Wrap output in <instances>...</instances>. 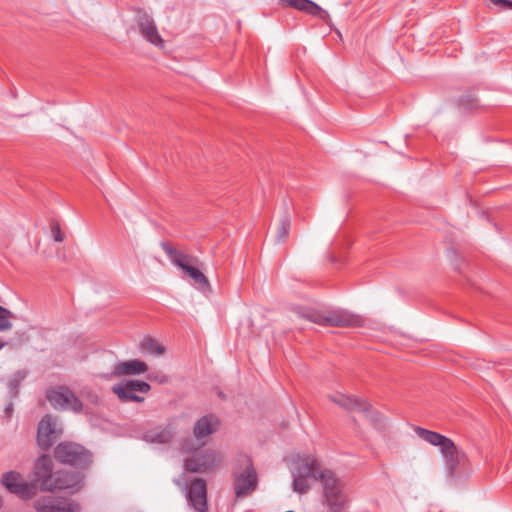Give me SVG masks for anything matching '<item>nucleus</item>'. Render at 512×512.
I'll return each instance as SVG.
<instances>
[{
	"label": "nucleus",
	"instance_id": "8",
	"mask_svg": "<svg viewBox=\"0 0 512 512\" xmlns=\"http://www.w3.org/2000/svg\"><path fill=\"white\" fill-rule=\"evenodd\" d=\"M46 398L57 410L80 412L83 404L72 390L65 386H57L47 390Z\"/></svg>",
	"mask_w": 512,
	"mask_h": 512
},
{
	"label": "nucleus",
	"instance_id": "21",
	"mask_svg": "<svg viewBox=\"0 0 512 512\" xmlns=\"http://www.w3.org/2000/svg\"><path fill=\"white\" fill-rule=\"evenodd\" d=\"M318 462L312 456H304L299 458L297 462V467L295 472H293V476H300L306 478H318L317 470H318Z\"/></svg>",
	"mask_w": 512,
	"mask_h": 512
},
{
	"label": "nucleus",
	"instance_id": "7",
	"mask_svg": "<svg viewBox=\"0 0 512 512\" xmlns=\"http://www.w3.org/2000/svg\"><path fill=\"white\" fill-rule=\"evenodd\" d=\"M219 426L220 420L214 414H208L199 418L193 427V435L197 441V446H190L191 441H185L182 446L183 450L191 452L204 446L207 443V438L215 433Z\"/></svg>",
	"mask_w": 512,
	"mask_h": 512
},
{
	"label": "nucleus",
	"instance_id": "1",
	"mask_svg": "<svg viewBox=\"0 0 512 512\" xmlns=\"http://www.w3.org/2000/svg\"><path fill=\"white\" fill-rule=\"evenodd\" d=\"M414 431L422 440L440 449L450 475H455L466 467L468 462L466 453L450 438L419 426H416Z\"/></svg>",
	"mask_w": 512,
	"mask_h": 512
},
{
	"label": "nucleus",
	"instance_id": "14",
	"mask_svg": "<svg viewBox=\"0 0 512 512\" xmlns=\"http://www.w3.org/2000/svg\"><path fill=\"white\" fill-rule=\"evenodd\" d=\"M59 437V431L57 429V420L51 415H45L39 422L37 431V441L39 446L47 450Z\"/></svg>",
	"mask_w": 512,
	"mask_h": 512
},
{
	"label": "nucleus",
	"instance_id": "11",
	"mask_svg": "<svg viewBox=\"0 0 512 512\" xmlns=\"http://www.w3.org/2000/svg\"><path fill=\"white\" fill-rule=\"evenodd\" d=\"M2 485L11 493L24 499H29L35 494V485L27 483L22 475L15 471H9L1 477Z\"/></svg>",
	"mask_w": 512,
	"mask_h": 512
},
{
	"label": "nucleus",
	"instance_id": "2",
	"mask_svg": "<svg viewBox=\"0 0 512 512\" xmlns=\"http://www.w3.org/2000/svg\"><path fill=\"white\" fill-rule=\"evenodd\" d=\"M318 479L322 486L321 504L327 512H347L350 497L346 484L331 470H322Z\"/></svg>",
	"mask_w": 512,
	"mask_h": 512
},
{
	"label": "nucleus",
	"instance_id": "12",
	"mask_svg": "<svg viewBox=\"0 0 512 512\" xmlns=\"http://www.w3.org/2000/svg\"><path fill=\"white\" fill-rule=\"evenodd\" d=\"M330 399L335 404H337L338 406L342 407L347 411L361 412L371 421L378 420V414L372 412V407L370 403L364 399L355 396H348L345 394H337L334 396H330Z\"/></svg>",
	"mask_w": 512,
	"mask_h": 512
},
{
	"label": "nucleus",
	"instance_id": "17",
	"mask_svg": "<svg viewBox=\"0 0 512 512\" xmlns=\"http://www.w3.org/2000/svg\"><path fill=\"white\" fill-rule=\"evenodd\" d=\"M281 3L309 15L317 16L326 24H330V16L328 12L311 0H281Z\"/></svg>",
	"mask_w": 512,
	"mask_h": 512
},
{
	"label": "nucleus",
	"instance_id": "27",
	"mask_svg": "<svg viewBox=\"0 0 512 512\" xmlns=\"http://www.w3.org/2000/svg\"><path fill=\"white\" fill-rule=\"evenodd\" d=\"M489 3L500 10H512V1L510 0H489Z\"/></svg>",
	"mask_w": 512,
	"mask_h": 512
},
{
	"label": "nucleus",
	"instance_id": "18",
	"mask_svg": "<svg viewBox=\"0 0 512 512\" xmlns=\"http://www.w3.org/2000/svg\"><path fill=\"white\" fill-rule=\"evenodd\" d=\"M161 247L169 257L170 261L182 271L185 267H190L193 264H199V259L197 257L175 249L169 243L163 242L161 243Z\"/></svg>",
	"mask_w": 512,
	"mask_h": 512
},
{
	"label": "nucleus",
	"instance_id": "25",
	"mask_svg": "<svg viewBox=\"0 0 512 512\" xmlns=\"http://www.w3.org/2000/svg\"><path fill=\"white\" fill-rule=\"evenodd\" d=\"M12 318L13 314L6 308L0 306V331H8L12 328Z\"/></svg>",
	"mask_w": 512,
	"mask_h": 512
},
{
	"label": "nucleus",
	"instance_id": "23",
	"mask_svg": "<svg viewBox=\"0 0 512 512\" xmlns=\"http://www.w3.org/2000/svg\"><path fill=\"white\" fill-rule=\"evenodd\" d=\"M139 348L143 352H149L157 356L163 355L165 353V348L152 337H145L140 342Z\"/></svg>",
	"mask_w": 512,
	"mask_h": 512
},
{
	"label": "nucleus",
	"instance_id": "19",
	"mask_svg": "<svg viewBox=\"0 0 512 512\" xmlns=\"http://www.w3.org/2000/svg\"><path fill=\"white\" fill-rule=\"evenodd\" d=\"M174 435L175 431L171 425L158 426L144 432L142 439L151 444H168Z\"/></svg>",
	"mask_w": 512,
	"mask_h": 512
},
{
	"label": "nucleus",
	"instance_id": "22",
	"mask_svg": "<svg viewBox=\"0 0 512 512\" xmlns=\"http://www.w3.org/2000/svg\"><path fill=\"white\" fill-rule=\"evenodd\" d=\"M192 280L193 285L202 292L211 291V285L208 278L200 271L199 264L185 267L183 270Z\"/></svg>",
	"mask_w": 512,
	"mask_h": 512
},
{
	"label": "nucleus",
	"instance_id": "30",
	"mask_svg": "<svg viewBox=\"0 0 512 512\" xmlns=\"http://www.w3.org/2000/svg\"><path fill=\"white\" fill-rule=\"evenodd\" d=\"M5 346V343L0 340V350Z\"/></svg>",
	"mask_w": 512,
	"mask_h": 512
},
{
	"label": "nucleus",
	"instance_id": "29",
	"mask_svg": "<svg viewBox=\"0 0 512 512\" xmlns=\"http://www.w3.org/2000/svg\"><path fill=\"white\" fill-rule=\"evenodd\" d=\"M12 404H10L7 408H6V414H7V417H10L11 416V413H12Z\"/></svg>",
	"mask_w": 512,
	"mask_h": 512
},
{
	"label": "nucleus",
	"instance_id": "5",
	"mask_svg": "<svg viewBox=\"0 0 512 512\" xmlns=\"http://www.w3.org/2000/svg\"><path fill=\"white\" fill-rule=\"evenodd\" d=\"M239 467L235 469L233 487L237 499L250 495L258 485V476L251 458L242 455L238 459Z\"/></svg>",
	"mask_w": 512,
	"mask_h": 512
},
{
	"label": "nucleus",
	"instance_id": "15",
	"mask_svg": "<svg viewBox=\"0 0 512 512\" xmlns=\"http://www.w3.org/2000/svg\"><path fill=\"white\" fill-rule=\"evenodd\" d=\"M37 512H80L79 503L73 500L55 501L52 497H42L35 501Z\"/></svg>",
	"mask_w": 512,
	"mask_h": 512
},
{
	"label": "nucleus",
	"instance_id": "10",
	"mask_svg": "<svg viewBox=\"0 0 512 512\" xmlns=\"http://www.w3.org/2000/svg\"><path fill=\"white\" fill-rule=\"evenodd\" d=\"M135 21L142 37L152 45L163 48L164 40L161 37L154 19L144 10H137Z\"/></svg>",
	"mask_w": 512,
	"mask_h": 512
},
{
	"label": "nucleus",
	"instance_id": "3",
	"mask_svg": "<svg viewBox=\"0 0 512 512\" xmlns=\"http://www.w3.org/2000/svg\"><path fill=\"white\" fill-rule=\"evenodd\" d=\"M294 312L298 317L322 326L332 327H361L364 320L360 315L353 314L345 309H325L297 307Z\"/></svg>",
	"mask_w": 512,
	"mask_h": 512
},
{
	"label": "nucleus",
	"instance_id": "20",
	"mask_svg": "<svg viewBox=\"0 0 512 512\" xmlns=\"http://www.w3.org/2000/svg\"><path fill=\"white\" fill-rule=\"evenodd\" d=\"M148 370V365L138 359L128 360L124 362L117 363L114 368L112 374L114 376H130V375H140Z\"/></svg>",
	"mask_w": 512,
	"mask_h": 512
},
{
	"label": "nucleus",
	"instance_id": "28",
	"mask_svg": "<svg viewBox=\"0 0 512 512\" xmlns=\"http://www.w3.org/2000/svg\"><path fill=\"white\" fill-rule=\"evenodd\" d=\"M51 232L53 235V238L57 242H62L64 237L60 229V225L58 223H53L51 226Z\"/></svg>",
	"mask_w": 512,
	"mask_h": 512
},
{
	"label": "nucleus",
	"instance_id": "6",
	"mask_svg": "<svg viewBox=\"0 0 512 512\" xmlns=\"http://www.w3.org/2000/svg\"><path fill=\"white\" fill-rule=\"evenodd\" d=\"M54 457L60 463L80 468H87L92 461L91 453L83 446L73 442L58 444L54 451Z\"/></svg>",
	"mask_w": 512,
	"mask_h": 512
},
{
	"label": "nucleus",
	"instance_id": "13",
	"mask_svg": "<svg viewBox=\"0 0 512 512\" xmlns=\"http://www.w3.org/2000/svg\"><path fill=\"white\" fill-rule=\"evenodd\" d=\"M221 455L214 450H206L185 460V468L191 472H207L221 462Z\"/></svg>",
	"mask_w": 512,
	"mask_h": 512
},
{
	"label": "nucleus",
	"instance_id": "4",
	"mask_svg": "<svg viewBox=\"0 0 512 512\" xmlns=\"http://www.w3.org/2000/svg\"><path fill=\"white\" fill-rule=\"evenodd\" d=\"M53 464L49 456L43 455L38 458L35 463V475L40 486L44 490L67 489L72 488L78 482V475H70L69 473H57L56 478L52 482Z\"/></svg>",
	"mask_w": 512,
	"mask_h": 512
},
{
	"label": "nucleus",
	"instance_id": "24",
	"mask_svg": "<svg viewBox=\"0 0 512 512\" xmlns=\"http://www.w3.org/2000/svg\"><path fill=\"white\" fill-rule=\"evenodd\" d=\"M290 228H291V221H290L289 217L282 218L280 220L279 225L276 230V235H275L276 242H278V243L284 242L289 235Z\"/></svg>",
	"mask_w": 512,
	"mask_h": 512
},
{
	"label": "nucleus",
	"instance_id": "9",
	"mask_svg": "<svg viewBox=\"0 0 512 512\" xmlns=\"http://www.w3.org/2000/svg\"><path fill=\"white\" fill-rule=\"evenodd\" d=\"M151 386L142 380H124L112 386V392L122 403L144 401V397L139 394H147Z\"/></svg>",
	"mask_w": 512,
	"mask_h": 512
},
{
	"label": "nucleus",
	"instance_id": "16",
	"mask_svg": "<svg viewBox=\"0 0 512 512\" xmlns=\"http://www.w3.org/2000/svg\"><path fill=\"white\" fill-rule=\"evenodd\" d=\"M188 501L197 512H207V486L205 480L195 479L188 491Z\"/></svg>",
	"mask_w": 512,
	"mask_h": 512
},
{
	"label": "nucleus",
	"instance_id": "26",
	"mask_svg": "<svg viewBox=\"0 0 512 512\" xmlns=\"http://www.w3.org/2000/svg\"><path fill=\"white\" fill-rule=\"evenodd\" d=\"M308 478L293 476V490L299 494H304L309 490Z\"/></svg>",
	"mask_w": 512,
	"mask_h": 512
}]
</instances>
